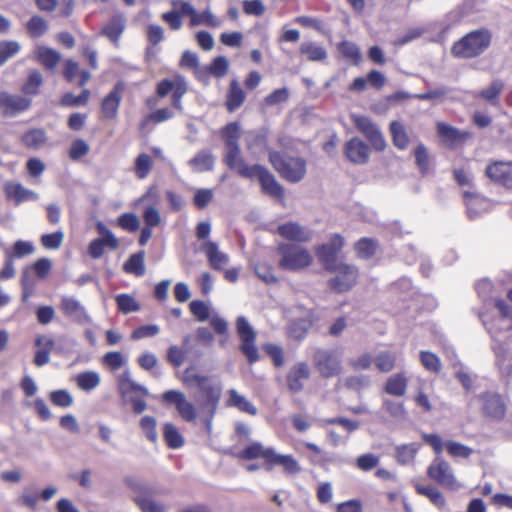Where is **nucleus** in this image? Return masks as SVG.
Wrapping results in <instances>:
<instances>
[{
	"label": "nucleus",
	"instance_id": "obj_28",
	"mask_svg": "<svg viewBox=\"0 0 512 512\" xmlns=\"http://www.w3.org/2000/svg\"><path fill=\"white\" fill-rule=\"evenodd\" d=\"M407 385L408 379L404 373H397L387 379L384 390L389 395L401 397L405 395Z\"/></svg>",
	"mask_w": 512,
	"mask_h": 512
},
{
	"label": "nucleus",
	"instance_id": "obj_35",
	"mask_svg": "<svg viewBox=\"0 0 512 512\" xmlns=\"http://www.w3.org/2000/svg\"><path fill=\"white\" fill-rule=\"evenodd\" d=\"M463 195L466 199L467 213L469 218H476L485 208L486 200L483 197H480L476 192L470 190L464 191Z\"/></svg>",
	"mask_w": 512,
	"mask_h": 512
},
{
	"label": "nucleus",
	"instance_id": "obj_6",
	"mask_svg": "<svg viewBox=\"0 0 512 512\" xmlns=\"http://www.w3.org/2000/svg\"><path fill=\"white\" fill-rule=\"evenodd\" d=\"M491 34L488 30H475L454 43L451 52L455 57L473 58L482 54L490 45Z\"/></svg>",
	"mask_w": 512,
	"mask_h": 512
},
{
	"label": "nucleus",
	"instance_id": "obj_34",
	"mask_svg": "<svg viewBox=\"0 0 512 512\" xmlns=\"http://www.w3.org/2000/svg\"><path fill=\"white\" fill-rule=\"evenodd\" d=\"M5 191L7 196L14 199L17 204L24 201L37 200L39 198L37 193L26 189L21 184H9L6 186Z\"/></svg>",
	"mask_w": 512,
	"mask_h": 512
},
{
	"label": "nucleus",
	"instance_id": "obj_48",
	"mask_svg": "<svg viewBox=\"0 0 512 512\" xmlns=\"http://www.w3.org/2000/svg\"><path fill=\"white\" fill-rule=\"evenodd\" d=\"M240 124L232 122L227 124L222 131V138L225 141L226 147L237 146L240 139Z\"/></svg>",
	"mask_w": 512,
	"mask_h": 512
},
{
	"label": "nucleus",
	"instance_id": "obj_25",
	"mask_svg": "<svg viewBox=\"0 0 512 512\" xmlns=\"http://www.w3.org/2000/svg\"><path fill=\"white\" fill-rule=\"evenodd\" d=\"M35 345L39 348L34 357V364L38 367L44 366L50 361V353L55 345L52 338L47 336H38Z\"/></svg>",
	"mask_w": 512,
	"mask_h": 512
},
{
	"label": "nucleus",
	"instance_id": "obj_18",
	"mask_svg": "<svg viewBox=\"0 0 512 512\" xmlns=\"http://www.w3.org/2000/svg\"><path fill=\"white\" fill-rule=\"evenodd\" d=\"M485 174L493 182L512 189L511 161H495L486 167Z\"/></svg>",
	"mask_w": 512,
	"mask_h": 512
},
{
	"label": "nucleus",
	"instance_id": "obj_41",
	"mask_svg": "<svg viewBox=\"0 0 512 512\" xmlns=\"http://www.w3.org/2000/svg\"><path fill=\"white\" fill-rule=\"evenodd\" d=\"M416 490L419 494L427 497L436 506L444 504V497L439 489L431 482H416Z\"/></svg>",
	"mask_w": 512,
	"mask_h": 512
},
{
	"label": "nucleus",
	"instance_id": "obj_43",
	"mask_svg": "<svg viewBox=\"0 0 512 512\" xmlns=\"http://www.w3.org/2000/svg\"><path fill=\"white\" fill-rule=\"evenodd\" d=\"M163 436L169 448L178 449L183 446L184 439L179 430L172 423H166L163 427Z\"/></svg>",
	"mask_w": 512,
	"mask_h": 512
},
{
	"label": "nucleus",
	"instance_id": "obj_22",
	"mask_svg": "<svg viewBox=\"0 0 512 512\" xmlns=\"http://www.w3.org/2000/svg\"><path fill=\"white\" fill-rule=\"evenodd\" d=\"M124 84L118 82L113 90L103 99L101 112L106 119H114L117 116L118 108L121 103Z\"/></svg>",
	"mask_w": 512,
	"mask_h": 512
},
{
	"label": "nucleus",
	"instance_id": "obj_54",
	"mask_svg": "<svg viewBox=\"0 0 512 512\" xmlns=\"http://www.w3.org/2000/svg\"><path fill=\"white\" fill-rule=\"evenodd\" d=\"M383 409L394 419H405L407 411L402 402H396L390 399L383 400Z\"/></svg>",
	"mask_w": 512,
	"mask_h": 512
},
{
	"label": "nucleus",
	"instance_id": "obj_46",
	"mask_svg": "<svg viewBox=\"0 0 512 512\" xmlns=\"http://www.w3.org/2000/svg\"><path fill=\"white\" fill-rule=\"evenodd\" d=\"M377 249V244L373 239L361 238L355 244V251L357 256L361 259H369L374 256Z\"/></svg>",
	"mask_w": 512,
	"mask_h": 512
},
{
	"label": "nucleus",
	"instance_id": "obj_27",
	"mask_svg": "<svg viewBox=\"0 0 512 512\" xmlns=\"http://www.w3.org/2000/svg\"><path fill=\"white\" fill-rule=\"evenodd\" d=\"M215 158L213 154L207 150L199 151L192 159L189 160L188 164L194 172H206L210 171L214 167Z\"/></svg>",
	"mask_w": 512,
	"mask_h": 512
},
{
	"label": "nucleus",
	"instance_id": "obj_4",
	"mask_svg": "<svg viewBox=\"0 0 512 512\" xmlns=\"http://www.w3.org/2000/svg\"><path fill=\"white\" fill-rule=\"evenodd\" d=\"M483 418L499 423L506 417L508 398L496 391L481 392L473 397Z\"/></svg>",
	"mask_w": 512,
	"mask_h": 512
},
{
	"label": "nucleus",
	"instance_id": "obj_21",
	"mask_svg": "<svg viewBox=\"0 0 512 512\" xmlns=\"http://www.w3.org/2000/svg\"><path fill=\"white\" fill-rule=\"evenodd\" d=\"M201 249L205 253L212 269L223 270L228 265L229 255L222 252L216 242L208 240L202 244Z\"/></svg>",
	"mask_w": 512,
	"mask_h": 512
},
{
	"label": "nucleus",
	"instance_id": "obj_13",
	"mask_svg": "<svg viewBox=\"0 0 512 512\" xmlns=\"http://www.w3.org/2000/svg\"><path fill=\"white\" fill-rule=\"evenodd\" d=\"M32 100L24 95L0 92V114L4 117H15L27 111Z\"/></svg>",
	"mask_w": 512,
	"mask_h": 512
},
{
	"label": "nucleus",
	"instance_id": "obj_29",
	"mask_svg": "<svg viewBox=\"0 0 512 512\" xmlns=\"http://www.w3.org/2000/svg\"><path fill=\"white\" fill-rule=\"evenodd\" d=\"M36 57L38 61L48 70H55L61 60V54L45 46L36 49Z\"/></svg>",
	"mask_w": 512,
	"mask_h": 512
},
{
	"label": "nucleus",
	"instance_id": "obj_24",
	"mask_svg": "<svg viewBox=\"0 0 512 512\" xmlns=\"http://www.w3.org/2000/svg\"><path fill=\"white\" fill-rule=\"evenodd\" d=\"M228 398L226 400V405L228 407H233L238 409L243 413H247L249 415L255 416L258 412L257 408L243 395H241L237 390L230 389L227 391Z\"/></svg>",
	"mask_w": 512,
	"mask_h": 512
},
{
	"label": "nucleus",
	"instance_id": "obj_58",
	"mask_svg": "<svg viewBox=\"0 0 512 512\" xmlns=\"http://www.w3.org/2000/svg\"><path fill=\"white\" fill-rule=\"evenodd\" d=\"M445 448L447 450V452L452 456V457H455V458H468L473 450L472 448L464 445V444H461L459 442H456V441H447L445 443Z\"/></svg>",
	"mask_w": 512,
	"mask_h": 512
},
{
	"label": "nucleus",
	"instance_id": "obj_26",
	"mask_svg": "<svg viewBox=\"0 0 512 512\" xmlns=\"http://www.w3.org/2000/svg\"><path fill=\"white\" fill-rule=\"evenodd\" d=\"M246 94L241 88L239 82L234 79L231 81L227 95H226V108L229 112H234L244 103Z\"/></svg>",
	"mask_w": 512,
	"mask_h": 512
},
{
	"label": "nucleus",
	"instance_id": "obj_51",
	"mask_svg": "<svg viewBox=\"0 0 512 512\" xmlns=\"http://www.w3.org/2000/svg\"><path fill=\"white\" fill-rule=\"evenodd\" d=\"M139 426L149 441L153 443L157 441V421L154 417L148 415L142 417L139 422Z\"/></svg>",
	"mask_w": 512,
	"mask_h": 512
},
{
	"label": "nucleus",
	"instance_id": "obj_63",
	"mask_svg": "<svg viewBox=\"0 0 512 512\" xmlns=\"http://www.w3.org/2000/svg\"><path fill=\"white\" fill-rule=\"evenodd\" d=\"M504 88V84L500 80L493 81L487 88L479 92V96L487 101L494 103Z\"/></svg>",
	"mask_w": 512,
	"mask_h": 512
},
{
	"label": "nucleus",
	"instance_id": "obj_55",
	"mask_svg": "<svg viewBox=\"0 0 512 512\" xmlns=\"http://www.w3.org/2000/svg\"><path fill=\"white\" fill-rule=\"evenodd\" d=\"M90 97V91L84 89L79 96H75L72 93H66L61 98V105L66 107H76L85 105Z\"/></svg>",
	"mask_w": 512,
	"mask_h": 512
},
{
	"label": "nucleus",
	"instance_id": "obj_33",
	"mask_svg": "<svg viewBox=\"0 0 512 512\" xmlns=\"http://www.w3.org/2000/svg\"><path fill=\"white\" fill-rule=\"evenodd\" d=\"M75 382L79 389L90 392L100 385L101 377L96 371H85L75 376Z\"/></svg>",
	"mask_w": 512,
	"mask_h": 512
},
{
	"label": "nucleus",
	"instance_id": "obj_9",
	"mask_svg": "<svg viewBox=\"0 0 512 512\" xmlns=\"http://www.w3.org/2000/svg\"><path fill=\"white\" fill-rule=\"evenodd\" d=\"M236 332L241 341L239 350L245 355L250 364L259 360V351L256 346L257 333L244 316L236 319Z\"/></svg>",
	"mask_w": 512,
	"mask_h": 512
},
{
	"label": "nucleus",
	"instance_id": "obj_15",
	"mask_svg": "<svg viewBox=\"0 0 512 512\" xmlns=\"http://www.w3.org/2000/svg\"><path fill=\"white\" fill-rule=\"evenodd\" d=\"M355 127L369 140L372 147L377 151L386 148V141L380 129L368 117L353 116Z\"/></svg>",
	"mask_w": 512,
	"mask_h": 512
},
{
	"label": "nucleus",
	"instance_id": "obj_47",
	"mask_svg": "<svg viewBox=\"0 0 512 512\" xmlns=\"http://www.w3.org/2000/svg\"><path fill=\"white\" fill-rule=\"evenodd\" d=\"M226 165L237 172L244 165L245 161L241 156L240 146L227 147V152L224 157Z\"/></svg>",
	"mask_w": 512,
	"mask_h": 512
},
{
	"label": "nucleus",
	"instance_id": "obj_50",
	"mask_svg": "<svg viewBox=\"0 0 512 512\" xmlns=\"http://www.w3.org/2000/svg\"><path fill=\"white\" fill-rule=\"evenodd\" d=\"M115 301L117 303L118 309L124 314L140 310L139 303L133 296L129 294H119L116 296Z\"/></svg>",
	"mask_w": 512,
	"mask_h": 512
},
{
	"label": "nucleus",
	"instance_id": "obj_1",
	"mask_svg": "<svg viewBox=\"0 0 512 512\" xmlns=\"http://www.w3.org/2000/svg\"><path fill=\"white\" fill-rule=\"evenodd\" d=\"M187 387H195L194 399L199 409L204 414L215 415L222 395V385L218 379L213 376L193 373L191 368H187L181 378Z\"/></svg>",
	"mask_w": 512,
	"mask_h": 512
},
{
	"label": "nucleus",
	"instance_id": "obj_39",
	"mask_svg": "<svg viewBox=\"0 0 512 512\" xmlns=\"http://www.w3.org/2000/svg\"><path fill=\"white\" fill-rule=\"evenodd\" d=\"M125 28L124 18L120 15L114 16L102 30V34L113 43H117Z\"/></svg>",
	"mask_w": 512,
	"mask_h": 512
},
{
	"label": "nucleus",
	"instance_id": "obj_7",
	"mask_svg": "<svg viewBox=\"0 0 512 512\" xmlns=\"http://www.w3.org/2000/svg\"><path fill=\"white\" fill-rule=\"evenodd\" d=\"M280 255L278 266L288 271H300L309 267L313 263V256L305 247L280 243L277 247Z\"/></svg>",
	"mask_w": 512,
	"mask_h": 512
},
{
	"label": "nucleus",
	"instance_id": "obj_12",
	"mask_svg": "<svg viewBox=\"0 0 512 512\" xmlns=\"http://www.w3.org/2000/svg\"><path fill=\"white\" fill-rule=\"evenodd\" d=\"M188 90L187 83L182 76H175L173 79H163L157 85V95L165 97L169 93L172 94V105L177 110L182 111L183 106L181 103L182 97Z\"/></svg>",
	"mask_w": 512,
	"mask_h": 512
},
{
	"label": "nucleus",
	"instance_id": "obj_11",
	"mask_svg": "<svg viewBox=\"0 0 512 512\" xmlns=\"http://www.w3.org/2000/svg\"><path fill=\"white\" fill-rule=\"evenodd\" d=\"M313 362L324 378L337 376L342 371L341 357L333 350L317 349L313 355Z\"/></svg>",
	"mask_w": 512,
	"mask_h": 512
},
{
	"label": "nucleus",
	"instance_id": "obj_45",
	"mask_svg": "<svg viewBox=\"0 0 512 512\" xmlns=\"http://www.w3.org/2000/svg\"><path fill=\"white\" fill-rule=\"evenodd\" d=\"M42 84V74L38 70H32L29 72L27 80L22 86V92L26 95H36Z\"/></svg>",
	"mask_w": 512,
	"mask_h": 512
},
{
	"label": "nucleus",
	"instance_id": "obj_49",
	"mask_svg": "<svg viewBox=\"0 0 512 512\" xmlns=\"http://www.w3.org/2000/svg\"><path fill=\"white\" fill-rule=\"evenodd\" d=\"M450 361L454 369L455 377L458 379V381L465 389H471L473 383L472 378L469 375V373L464 369L460 360L455 356L454 358H451Z\"/></svg>",
	"mask_w": 512,
	"mask_h": 512
},
{
	"label": "nucleus",
	"instance_id": "obj_36",
	"mask_svg": "<svg viewBox=\"0 0 512 512\" xmlns=\"http://www.w3.org/2000/svg\"><path fill=\"white\" fill-rule=\"evenodd\" d=\"M390 133L395 147H397L400 150L407 149L410 142V138L405 126L401 122L392 121L390 123Z\"/></svg>",
	"mask_w": 512,
	"mask_h": 512
},
{
	"label": "nucleus",
	"instance_id": "obj_61",
	"mask_svg": "<svg viewBox=\"0 0 512 512\" xmlns=\"http://www.w3.org/2000/svg\"><path fill=\"white\" fill-rule=\"evenodd\" d=\"M229 68V62L225 56L216 57L210 64L208 70L216 78L224 77Z\"/></svg>",
	"mask_w": 512,
	"mask_h": 512
},
{
	"label": "nucleus",
	"instance_id": "obj_57",
	"mask_svg": "<svg viewBox=\"0 0 512 512\" xmlns=\"http://www.w3.org/2000/svg\"><path fill=\"white\" fill-rule=\"evenodd\" d=\"M420 361L426 370L439 373L441 370V361L439 357L429 351H421L420 352Z\"/></svg>",
	"mask_w": 512,
	"mask_h": 512
},
{
	"label": "nucleus",
	"instance_id": "obj_14",
	"mask_svg": "<svg viewBox=\"0 0 512 512\" xmlns=\"http://www.w3.org/2000/svg\"><path fill=\"white\" fill-rule=\"evenodd\" d=\"M162 400L174 404L180 417L186 422H193L197 417L196 408L187 400L185 394L178 390H168L162 394Z\"/></svg>",
	"mask_w": 512,
	"mask_h": 512
},
{
	"label": "nucleus",
	"instance_id": "obj_20",
	"mask_svg": "<svg viewBox=\"0 0 512 512\" xmlns=\"http://www.w3.org/2000/svg\"><path fill=\"white\" fill-rule=\"evenodd\" d=\"M277 231L281 237L294 242H309L313 237L311 230L296 222L279 225Z\"/></svg>",
	"mask_w": 512,
	"mask_h": 512
},
{
	"label": "nucleus",
	"instance_id": "obj_56",
	"mask_svg": "<svg viewBox=\"0 0 512 512\" xmlns=\"http://www.w3.org/2000/svg\"><path fill=\"white\" fill-rule=\"evenodd\" d=\"M50 400L51 402L58 407L62 408H68L70 407L73 402V396L68 390L65 389H59L54 390L50 393Z\"/></svg>",
	"mask_w": 512,
	"mask_h": 512
},
{
	"label": "nucleus",
	"instance_id": "obj_60",
	"mask_svg": "<svg viewBox=\"0 0 512 512\" xmlns=\"http://www.w3.org/2000/svg\"><path fill=\"white\" fill-rule=\"evenodd\" d=\"M20 51V44L16 41L0 42V66Z\"/></svg>",
	"mask_w": 512,
	"mask_h": 512
},
{
	"label": "nucleus",
	"instance_id": "obj_30",
	"mask_svg": "<svg viewBox=\"0 0 512 512\" xmlns=\"http://www.w3.org/2000/svg\"><path fill=\"white\" fill-rule=\"evenodd\" d=\"M428 475L432 480H453L454 478L450 465L440 458H436L430 464Z\"/></svg>",
	"mask_w": 512,
	"mask_h": 512
},
{
	"label": "nucleus",
	"instance_id": "obj_19",
	"mask_svg": "<svg viewBox=\"0 0 512 512\" xmlns=\"http://www.w3.org/2000/svg\"><path fill=\"white\" fill-rule=\"evenodd\" d=\"M344 153L349 161L354 164L362 165L368 162L370 149L364 141L358 137H354L346 142Z\"/></svg>",
	"mask_w": 512,
	"mask_h": 512
},
{
	"label": "nucleus",
	"instance_id": "obj_40",
	"mask_svg": "<svg viewBox=\"0 0 512 512\" xmlns=\"http://www.w3.org/2000/svg\"><path fill=\"white\" fill-rule=\"evenodd\" d=\"M259 182L266 194L276 198L283 197L284 190L282 186L277 182L275 177L270 173L268 169L263 175H261Z\"/></svg>",
	"mask_w": 512,
	"mask_h": 512
},
{
	"label": "nucleus",
	"instance_id": "obj_59",
	"mask_svg": "<svg viewBox=\"0 0 512 512\" xmlns=\"http://www.w3.org/2000/svg\"><path fill=\"white\" fill-rule=\"evenodd\" d=\"M29 34L32 37L42 36L48 29L47 22L40 16H33L26 25Z\"/></svg>",
	"mask_w": 512,
	"mask_h": 512
},
{
	"label": "nucleus",
	"instance_id": "obj_17",
	"mask_svg": "<svg viewBox=\"0 0 512 512\" xmlns=\"http://www.w3.org/2000/svg\"><path fill=\"white\" fill-rule=\"evenodd\" d=\"M146 482H132L131 489L135 492L134 500L141 508L142 512H166V509L160 503L152 499L150 489L144 487Z\"/></svg>",
	"mask_w": 512,
	"mask_h": 512
},
{
	"label": "nucleus",
	"instance_id": "obj_23",
	"mask_svg": "<svg viewBox=\"0 0 512 512\" xmlns=\"http://www.w3.org/2000/svg\"><path fill=\"white\" fill-rule=\"evenodd\" d=\"M310 377V368L305 362H298L291 367L287 375V384L289 389L298 393L304 388V383Z\"/></svg>",
	"mask_w": 512,
	"mask_h": 512
},
{
	"label": "nucleus",
	"instance_id": "obj_8",
	"mask_svg": "<svg viewBox=\"0 0 512 512\" xmlns=\"http://www.w3.org/2000/svg\"><path fill=\"white\" fill-rule=\"evenodd\" d=\"M328 272L334 274L327 282L329 289L334 292H347L358 282L359 270L353 264L342 262L335 266L334 269L328 270Z\"/></svg>",
	"mask_w": 512,
	"mask_h": 512
},
{
	"label": "nucleus",
	"instance_id": "obj_42",
	"mask_svg": "<svg viewBox=\"0 0 512 512\" xmlns=\"http://www.w3.org/2000/svg\"><path fill=\"white\" fill-rule=\"evenodd\" d=\"M299 51L302 55H305L309 61H322L327 57V52L324 47L315 42H302Z\"/></svg>",
	"mask_w": 512,
	"mask_h": 512
},
{
	"label": "nucleus",
	"instance_id": "obj_38",
	"mask_svg": "<svg viewBox=\"0 0 512 512\" xmlns=\"http://www.w3.org/2000/svg\"><path fill=\"white\" fill-rule=\"evenodd\" d=\"M419 445L416 443L402 444L395 448V459L401 465H409L413 463Z\"/></svg>",
	"mask_w": 512,
	"mask_h": 512
},
{
	"label": "nucleus",
	"instance_id": "obj_44",
	"mask_svg": "<svg viewBox=\"0 0 512 512\" xmlns=\"http://www.w3.org/2000/svg\"><path fill=\"white\" fill-rule=\"evenodd\" d=\"M221 24V20L217 18L209 9H206L203 12L196 11L193 18L190 19V25L192 27L206 25L209 27L216 28L221 26Z\"/></svg>",
	"mask_w": 512,
	"mask_h": 512
},
{
	"label": "nucleus",
	"instance_id": "obj_31",
	"mask_svg": "<svg viewBox=\"0 0 512 512\" xmlns=\"http://www.w3.org/2000/svg\"><path fill=\"white\" fill-rule=\"evenodd\" d=\"M437 132L439 137L449 142L450 144H456L459 142L464 141L468 137V133L461 132L460 130L456 129L455 127L448 125L446 123L440 122L437 124Z\"/></svg>",
	"mask_w": 512,
	"mask_h": 512
},
{
	"label": "nucleus",
	"instance_id": "obj_64",
	"mask_svg": "<svg viewBox=\"0 0 512 512\" xmlns=\"http://www.w3.org/2000/svg\"><path fill=\"white\" fill-rule=\"evenodd\" d=\"M339 51L342 53V55L357 63L360 58V51L356 44L349 42V41H343L339 44Z\"/></svg>",
	"mask_w": 512,
	"mask_h": 512
},
{
	"label": "nucleus",
	"instance_id": "obj_52",
	"mask_svg": "<svg viewBox=\"0 0 512 512\" xmlns=\"http://www.w3.org/2000/svg\"><path fill=\"white\" fill-rule=\"evenodd\" d=\"M152 168V159L148 154L142 153L135 160L134 171L139 179H145Z\"/></svg>",
	"mask_w": 512,
	"mask_h": 512
},
{
	"label": "nucleus",
	"instance_id": "obj_10",
	"mask_svg": "<svg viewBox=\"0 0 512 512\" xmlns=\"http://www.w3.org/2000/svg\"><path fill=\"white\" fill-rule=\"evenodd\" d=\"M344 246V239L340 234L331 236L328 243H324L315 247V254L319 263L325 271L334 269L335 266L342 263L339 260V254Z\"/></svg>",
	"mask_w": 512,
	"mask_h": 512
},
{
	"label": "nucleus",
	"instance_id": "obj_2",
	"mask_svg": "<svg viewBox=\"0 0 512 512\" xmlns=\"http://www.w3.org/2000/svg\"><path fill=\"white\" fill-rule=\"evenodd\" d=\"M238 457L243 460H254L261 458L264 461L266 470L280 467L288 476H294L300 471V465L292 455L281 454L273 447H266L261 442H251L239 452Z\"/></svg>",
	"mask_w": 512,
	"mask_h": 512
},
{
	"label": "nucleus",
	"instance_id": "obj_32",
	"mask_svg": "<svg viewBox=\"0 0 512 512\" xmlns=\"http://www.w3.org/2000/svg\"><path fill=\"white\" fill-rule=\"evenodd\" d=\"M21 140L26 147L39 150L47 141L46 131L42 128L31 129L22 135Z\"/></svg>",
	"mask_w": 512,
	"mask_h": 512
},
{
	"label": "nucleus",
	"instance_id": "obj_62",
	"mask_svg": "<svg viewBox=\"0 0 512 512\" xmlns=\"http://www.w3.org/2000/svg\"><path fill=\"white\" fill-rule=\"evenodd\" d=\"M380 458L379 456L373 453H366L360 455L356 459V467L362 471H370L376 468L379 465Z\"/></svg>",
	"mask_w": 512,
	"mask_h": 512
},
{
	"label": "nucleus",
	"instance_id": "obj_3",
	"mask_svg": "<svg viewBox=\"0 0 512 512\" xmlns=\"http://www.w3.org/2000/svg\"><path fill=\"white\" fill-rule=\"evenodd\" d=\"M238 457L243 460H254L261 458L264 461L266 470L280 467L288 476H294L300 471V465L292 455L281 454L273 447H266L261 442H251L239 452Z\"/></svg>",
	"mask_w": 512,
	"mask_h": 512
},
{
	"label": "nucleus",
	"instance_id": "obj_5",
	"mask_svg": "<svg viewBox=\"0 0 512 512\" xmlns=\"http://www.w3.org/2000/svg\"><path fill=\"white\" fill-rule=\"evenodd\" d=\"M269 161L282 178L291 183L300 182L306 175V161L301 157H293L272 151Z\"/></svg>",
	"mask_w": 512,
	"mask_h": 512
},
{
	"label": "nucleus",
	"instance_id": "obj_37",
	"mask_svg": "<svg viewBox=\"0 0 512 512\" xmlns=\"http://www.w3.org/2000/svg\"><path fill=\"white\" fill-rule=\"evenodd\" d=\"M144 259V251H139L135 254H132L123 265L124 271L138 277L143 276L146 272Z\"/></svg>",
	"mask_w": 512,
	"mask_h": 512
},
{
	"label": "nucleus",
	"instance_id": "obj_16",
	"mask_svg": "<svg viewBox=\"0 0 512 512\" xmlns=\"http://www.w3.org/2000/svg\"><path fill=\"white\" fill-rule=\"evenodd\" d=\"M59 309L65 317L77 324H89L92 322L84 305L73 296H63L60 300Z\"/></svg>",
	"mask_w": 512,
	"mask_h": 512
},
{
	"label": "nucleus",
	"instance_id": "obj_53",
	"mask_svg": "<svg viewBox=\"0 0 512 512\" xmlns=\"http://www.w3.org/2000/svg\"><path fill=\"white\" fill-rule=\"evenodd\" d=\"M396 362L395 353L389 351L380 352L375 357V365L381 372H389L391 371Z\"/></svg>",
	"mask_w": 512,
	"mask_h": 512
}]
</instances>
